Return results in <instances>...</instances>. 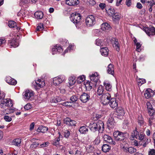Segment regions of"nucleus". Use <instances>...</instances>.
Returning <instances> with one entry per match:
<instances>
[{
	"instance_id": "obj_1",
	"label": "nucleus",
	"mask_w": 155,
	"mask_h": 155,
	"mask_svg": "<svg viewBox=\"0 0 155 155\" xmlns=\"http://www.w3.org/2000/svg\"><path fill=\"white\" fill-rule=\"evenodd\" d=\"M89 127L93 132L98 131L99 133H101L103 132L104 129V124L101 120H99L97 122L91 123L89 126Z\"/></svg>"
},
{
	"instance_id": "obj_2",
	"label": "nucleus",
	"mask_w": 155,
	"mask_h": 155,
	"mask_svg": "<svg viewBox=\"0 0 155 155\" xmlns=\"http://www.w3.org/2000/svg\"><path fill=\"white\" fill-rule=\"evenodd\" d=\"M113 135L116 141L121 142L128 136L127 133H122L118 131H115L113 133Z\"/></svg>"
},
{
	"instance_id": "obj_3",
	"label": "nucleus",
	"mask_w": 155,
	"mask_h": 155,
	"mask_svg": "<svg viewBox=\"0 0 155 155\" xmlns=\"http://www.w3.org/2000/svg\"><path fill=\"white\" fill-rule=\"evenodd\" d=\"M144 136L143 133L141 131L138 132L136 127L132 132L131 134V136L133 138L138 139L141 141L143 139Z\"/></svg>"
},
{
	"instance_id": "obj_4",
	"label": "nucleus",
	"mask_w": 155,
	"mask_h": 155,
	"mask_svg": "<svg viewBox=\"0 0 155 155\" xmlns=\"http://www.w3.org/2000/svg\"><path fill=\"white\" fill-rule=\"evenodd\" d=\"M81 19V15L77 12L72 13L71 16L70 20L74 24H78Z\"/></svg>"
},
{
	"instance_id": "obj_5",
	"label": "nucleus",
	"mask_w": 155,
	"mask_h": 155,
	"mask_svg": "<svg viewBox=\"0 0 155 155\" xmlns=\"http://www.w3.org/2000/svg\"><path fill=\"white\" fill-rule=\"evenodd\" d=\"M85 22L86 25L88 27H91L94 25L96 23L94 16L92 15L88 16L86 18Z\"/></svg>"
},
{
	"instance_id": "obj_6",
	"label": "nucleus",
	"mask_w": 155,
	"mask_h": 155,
	"mask_svg": "<svg viewBox=\"0 0 155 155\" xmlns=\"http://www.w3.org/2000/svg\"><path fill=\"white\" fill-rule=\"evenodd\" d=\"M110 94L108 92L103 94L101 98V102L104 105H107L111 99Z\"/></svg>"
},
{
	"instance_id": "obj_7",
	"label": "nucleus",
	"mask_w": 155,
	"mask_h": 155,
	"mask_svg": "<svg viewBox=\"0 0 155 155\" xmlns=\"http://www.w3.org/2000/svg\"><path fill=\"white\" fill-rule=\"evenodd\" d=\"M66 79L64 75L59 76L53 78L52 79V82L54 85L55 86L58 85L64 81Z\"/></svg>"
},
{
	"instance_id": "obj_8",
	"label": "nucleus",
	"mask_w": 155,
	"mask_h": 155,
	"mask_svg": "<svg viewBox=\"0 0 155 155\" xmlns=\"http://www.w3.org/2000/svg\"><path fill=\"white\" fill-rule=\"evenodd\" d=\"M22 95L25 99L31 100L33 98L34 94L32 91L26 90L23 93Z\"/></svg>"
},
{
	"instance_id": "obj_9",
	"label": "nucleus",
	"mask_w": 155,
	"mask_h": 155,
	"mask_svg": "<svg viewBox=\"0 0 155 155\" xmlns=\"http://www.w3.org/2000/svg\"><path fill=\"white\" fill-rule=\"evenodd\" d=\"M89 77L91 81L94 82V86L96 87L97 82L99 78V76L98 73L97 72L92 73L89 75Z\"/></svg>"
},
{
	"instance_id": "obj_10",
	"label": "nucleus",
	"mask_w": 155,
	"mask_h": 155,
	"mask_svg": "<svg viewBox=\"0 0 155 155\" xmlns=\"http://www.w3.org/2000/svg\"><path fill=\"white\" fill-rule=\"evenodd\" d=\"M102 137L104 139V140L106 142L109 143L110 144L115 145L116 143L115 141H114L112 138L107 134H104L102 135Z\"/></svg>"
},
{
	"instance_id": "obj_11",
	"label": "nucleus",
	"mask_w": 155,
	"mask_h": 155,
	"mask_svg": "<svg viewBox=\"0 0 155 155\" xmlns=\"http://www.w3.org/2000/svg\"><path fill=\"white\" fill-rule=\"evenodd\" d=\"M80 99L82 102L86 103L89 100L90 96L88 94L84 93L81 95Z\"/></svg>"
},
{
	"instance_id": "obj_12",
	"label": "nucleus",
	"mask_w": 155,
	"mask_h": 155,
	"mask_svg": "<svg viewBox=\"0 0 155 155\" xmlns=\"http://www.w3.org/2000/svg\"><path fill=\"white\" fill-rule=\"evenodd\" d=\"M108 103L110 106L113 109H116L118 106L117 102L115 98H112Z\"/></svg>"
},
{
	"instance_id": "obj_13",
	"label": "nucleus",
	"mask_w": 155,
	"mask_h": 155,
	"mask_svg": "<svg viewBox=\"0 0 155 155\" xmlns=\"http://www.w3.org/2000/svg\"><path fill=\"white\" fill-rule=\"evenodd\" d=\"M145 31L146 34L149 36L155 35V28L154 27L145 28Z\"/></svg>"
},
{
	"instance_id": "obj_14",
	"label": "nucleus",
	"mask_w": 155,
	"mask_h": 155,
	"mask_svg": "<svg viewBox=\"0 0 155 155\" xmlns=\"http://www.w3.org/2000/svg\"><path fill=\"white\" fill-rule=\"evenodd\" d=\"M63 49L61 47L59 46L56 45L54 46L51 49L52 53L53 55L57 54L59 52L62 51Z\"/></svg>"
},
{
	"instance_id": "obj_15",
	"label": "nucleus",
	"mask_w": 155,
	"mask_h": 155,
	"mask_svg": "<svg viewBox=\"0 0 155 155\" xmlns=\"http://www.w3.org/2000/svg\"><path fill=\"white\" fill-rule=\"evenodd\" d=\"M155 5V0H149L147 1V6L148 8V10L150 12H152L153 10L152 7Z\"/></svg>"
},
{
	"instance_id": "obj_16",
	"label": "nucleus",
	"mask_w": 155,
	"mask_h": 155,
	"mask_svg": "<svg viewBox=\"0 0 155 155\" xmlns=\"http://www.w3.org/2000/svg\"><path fill=\"white\" fill-rule=\"evenodd\" d=\"M5 81L10 85H15L17 83L16 81L10 76L6 77L5 78Z\"/></svg>"
},
{
	"instance_id": "obj_17",
	"label": "nucleus",
	"mask_w": 155,
	"mask_h": 155,
	"mask_svg": "<svg viewBox=\"0 0 155 155\" xmlns=\"http://www.w3.org/2000/svg\"><path fill=\"white\" fill-rule=\"evenodd\" d=\"M153 94V93L152 90L150 88L147 89L144 94L145 97L147 99L150 98Z\"/></svg>"
},
{
	"instance_id": "obj_18",
	"label": "nucleus",
	"mask_w": 155,
	"mask_h": 155,
	"mask_svg": "<svg viewBox=\"0 0 155 155\" xmlns=\"http://www.w3.org/2000/svg\"><path fill=\"white\" fill-rule=\"evenodd\" d=\"M36 85V89H39L40 88L43 87L45 84V82L43 81H41V79H39L35 81Z\"/></svg>"
},
{
	"instance_id": "obj_19",
	"label": "nucleus",
	"mask_w": 155,
	"mask_h": 155,
	"mask_svg": "<svg viewBox=\"0 0 155 155\" xmlns=\"http://www.w3.org/2000/svg\"><path fill=\"white\" fill-rule=\"evenodd\" d=\"M79 1L78 0H66V3L69 6H74L78 4Z\"/></svg>"
},
{
	"instance_id": "obj_20",
	"label": "nucleus",
	"mask_w": 155,
	"mask_h": 155,
	"mask_svg": "<svg viewBox=\"0 0 155 155\" xmlns=\"http://www.w3.org/2000/svg\"><path fill=\"white\" fill-rule=\"evenodd\" d=\"M113 41H114L113 44L114 47L115 48L117 51H119L120 45L119 44L118 39L115 38H113Z\"/></svg>"
},
{
	"instance_id": "obj_21",
	"label": "nucleus",
	"mask_w": 155,
	"mask_h": 155,
	"mask_svg": "<svg viewBox=\"0 0 155 155\" xmlns=\"http://www.w3.org/2000/svg\"><path fill=\"white\" fill-rule=\"evenodd\" d=\"M8 25L10 28H15L17 30H20V28L16 25V23L14 21H8Z\"/></svg>"
},
{
	"instance_id": "obj_22",
	"label": "nucleus",
	"mask_w": 155,
	"mask_h": 155,
	"mask_svg": "<svg viewBox=\"0 0 155 155\" xmlns=\"http://www.w3.org/2000/svg\"><path fill=\"white\" fill-rule=\"evenodd\" d=\"M116 113L118 116H123L125 114V112L123 108L121 107H119L116 110Z\"/></svg>"
},
{
	"instance_id": "obj_23",
	"label": "nucleus",
	"mask_w": 155,
	"mask_h": 155,
	"mask_svg": "<svg viewBox=\"0 0 155 155\" xmlns=\"http://www.w3.org/2000/svg\"><path fill=\"white\" fill-rule=\"evenodd\" d=\"M109 50L107 47L101 48L100 52L102 56L106 57L108 54Z\"/></svg>"
},
{
	"instance_id": "obj_24",
	"label": "nucleus",
	"mask_w": 155,
	"mask_h": 155,
	"mask_svg": "<svg viewBox=\"0 0 155 155\" xmlns=\"http://www.w3.org/2000/svg\"><path fill=\"white\" fill-rule=\"evenodd\" d=\"M34 15L36 18L39 19H42L44 15L42 11H38L35 13Z\"/></svg>"
},
{
	"instance_id": "obj_25",
	"label": "nucleus",
	"mask_w": 155,
	"mask_h": 155,
	"mask_svg": "<svg viewBox=\"0 0 155 155\" xmlns=\"http://www.w3.org/2000/svg\"><path fill=\"white\" fill-rule=\"evenodd\" d=\"M79 131L82 134H86L88 131L87 126H85L81 127Z\"/></svg>"
},
{
	"instance_id": "obj_26",
	"label": "nucleus",
	"mask_w": 155,
	"mask_h": 155,
	"mask_svg": "<svg viewBox=\"0 0 155 155\" xmlns=\"http://www.w3.org/2000/svg\"><path fill=\"white\" fill-rule=\"evenodd\" d=\"M115 125V122L114 118L111 117L108 119L107 122V126L110 128L114 127Z\"/></svg>"
},
{
	"instance_id": "obj_27",
	"label": "nucleus",
	"mask_w": 155,
	"mask_h": 155,
	"mask_svg": "<svg viewBox=\"0 0 155 155\" xmlns=\"http://www.w3.org/2000/svg\"><path fill=\"white\" fill-rule=\"evenodd\" d=\"M101 28L103 31H108L110 29L111 27L108 23H104L101 25Z\"/></svg>"
},
{
	"instance_id": "obj_28",
	"label": "nucleus",
	"mask_w": 155,
	"mask_h": 155,
	"mask_svg": "<svg viewBox=\"0 0 155 155\" xmlns=\"http://www.w3.org/2000/svg\"><path fill=\"white\" fill-rule=\"evenodd\" d=\"M114 65L110 64L108 66L107 71L108 73L113 75L114 73Z\"/></svg>"
},
{
	"instance_id": "obj_29",
	"label": "nucleus",
	"mask_w": 155,
	"mask_h": 155,
	"mask_svg": "<svg viewBox=\"0 0 155 155\" xmlns=\"http://www.w3.org/2000/svg\"><path fill=\"white\" fill-rule=\"evenodd\" d=\"M7 106V108L12 107L13 106L12 101L9 99H3V102Z\"/></svg>"
},
{
	"instance_id": "obj_30",
	"label": "nucleus",
	"mask_w": 155,
	"mask_h": 155,
	"mask_svg": "<svg viewBox=\"0 0 155 155\" xmlns=\"http://www.w3.org/2000/svg\"><path fill=\"white\" fill-rule=\"evenodd\" d=\"M134 42L136 46V51L138 52H140L141 51L140 47H141V44L139 42H137V40L135 38H134Z\"/></svg>"
},
{
	"instance_id": "obj_31",
	"label": "nucleus",
	"mask_w": 155,
	"mask_h": 155,
	"mask_svg": "<svg viewBox=\"0 0 155 155\" xmlns=\"http://www.w3.org/2000/svg\"><path fill=\"white\" fill-rule=\"evenodd\" d=\"M8 43L11 45L14 48H16L18 46V43L17 44L16 40H10L8 41Z\"/></svg>"
},
{
	"instance_id": "obj_32",
	"label": "nucleus",
	"mask_w": 155,
	"mask_h": 155,
	"mask_svg": "<svg viewBox=\"0 0 155 155\" xmlns=\"http://www.w3.org/2000/svg\"><path fill=\"white\" fill-rule=\"evenodd\" d=\"M104 85L105 87L106 90L109 91H110L112 90L111 85L109 83H107V81L104 82Z\"/></svg>"
},
{
	"instance_id": "obj_33",
	"label": "nucleus",
	"mask_w": 155,
	"mask_h": 155,
	"mask_svg": "<svg viewBox=\"0 0 155 155\" xmlns=\"http://www.w3.org/2000/svg\"><path fill=\"white\" fill-rule=\"evenodd\" d=\"M92 87H96L94 86V82L91 81V82L87 81L86 85V87L87 89L88 90H90L92 88Z\"/></svg>"
},
{
	"instance_id": "obj_34",
	"label": "nucleus",
	"mask_w": 155,
	"mask_h": 155,
	"mask_svg": "<svg viewBox=\"0 0 155 155\" xmlns=\"http://www.w3.org/2000/svg\"><path fill=\"white\" fill-rule=\"evenodd\" d=\"M104 91V90L103 89V86L101 85H99L97 90V94L99 96L103 95V93Z\"/></svg>"
},
{
	"instance_id": "obj_35",
	"label": "nucleus",
	"mask_w": 155,
	"mask_h": 155,
	"mask_svg": "<svg viewBox=\"0 0 155 155\" xmlns=\"http://www.w3.org/2000/svg\"><path fill=\"white\" fill-rule=\"evenodd\" d=\"M110 149V147L107 144H104L102 147V151L104 152H107L109 151Z\"/></svg>"
},
{
	"instance_id": "obj_36",
	"label": "nucleus",
	"mask_w": 155,
	"mask_h": 155,
	"mask_svg": "<svg viewBox=\"0 0 155 155\" xmlns=\"http://www.w3.org/2000/svg\"><path fill=\"white\" fill-rule=\"evenodd\" d=\"M28 12L26 10H21L18 13V15L20 16L25 17L28 15Z\"/></svg>"
},
{
	"instance_id": "obj_37",
	"label": "nucleus",
	"mask_w": 155,
	"mask_h": 155,
	"mask_svg": "<svg viewBox=\"0 0 155 155\" xmlns=\"http://www.w3.org/2000/svg\"><path fill=\"white\" fill-rule=\"evenodd\" d=\"M137 122L138 124L140 126H142L144 124V122L142 116L141 115H139L138 117Z\"/></svg>"
},
{
	"instance_id": "obj_38",
	"label": "nucleus",
	"mask_w": 155,
	"mask_h": 155,
	"mask_svg": "<svg viewBox=\"0 0 155 155\" xmlns=\"http://www.w3.org/2000/svg\"><path fill=\"white\" fill-rule=\"evenodd\" d=\"M21 142V139L20 138H17L14 140L12 143L14 145L19 146L20 145V143Z\"/></svg>"
},
{
	"instance_id": "obj_39",
	"label": "nucleus",
	"mask_w": 155,
	"mask_h": 155,
	"mask_svg": "<svg viewBox=\"0 0 155 155\" xmlns=\"http://www.w3.org/2000/svg\"><path fill=\"white\" fill-rule=\"evenodd\" d=\"M86 150L88 153H90L94 150V147L92 145H87L85 147Z\"/></svg>"
},
{
	"instance_id": "obj_40",
	"label": "nucleus",
	"mask_w": 155,
	"mask_h": 155,
	"mask_svg": "<svg viewBox=\"0 0 155 155\" xmlns=\"http://www.w3.org/2000/svg\"><path fill=\"white\" fill-rule=\"evenodd\" d=\"M75 48V46L74 45H69L68 47L64 51V53L70 52L73 50Z\"/></svg>"
},
{
	"instance_id": "obj_41",
	"label": "nucleus",
	"mask_w": 155,
	"mask_h": 155,
	"mask_svg": "<svg viewBox=\"0 0 155 155\" xmlns=\"http://www.w3.org/2000/svg\"><path fill=\"white\" fill-rule=\"evenodd\" d=\"M3 99H4V98L0 100V107L2 108H3L6 110L7 109V106L4 103V102H3Z\"/></svg>"
},
{
	"instance_id": "obj_42",
	"label": "nucleus",
	"mask_w": 155,
	"mask_h": 155,
	"mask_svg": "<svg viewBox=\"0 0 155 155\" xmlns=\"http://www.w3.org/2000/svg\"><path fill=\"white\" fill-rule=\"evenodd\" d=\"M75 82V78L74 77H71L69 79V84L70 85H72Z\"/></svg>"
},
{
	"instance_id": "obj_43",
	"label": "nucleus",
	"mask_w": 155,
	"mask_h": 155,
	"mask_svg": "<svg viewBox=\"0 0 155 155\" xmlns=\"http://www.w3.org/2000/svg\"><path fill=\"white\" fill-rule=\"evenodd\" d=\"M103 40H101L99 39H97L95 41V44L98 46H101L103 45Z\"/></svg>"
},
{
	"instance_id": "obj_44",
	"label": "nucleus",
	"mask_w": 155,
	"mask_h": 155,
	"mask_svg": "<svg viewBox=\"0 0 155 155\" xmlns=\"http://www.w3.org/2000/svg\"><path fill=\"white\" fill-rule=\"evenodd\" d=\"M85 77L84 75H82L78 77V83H81L83 82L85 80Z\"/></svg>"
},
{
	"instance_id": "obj_45",
	"label": "nucleus",
	"mask_w": 155,
	"mask_h": 155,
	"mask_svg": "<svg viewBox=\"0 0 155 155\" xmlns=\"http://www.w3.org/2000/svg\"><path fill=\"white\" fill-rule=\"evenodd\" d=\"M128 151L130 153L132 154L136 152V149L133 147H130L128 148Z\"/></svg>"
},
{
	"instance_id": "obj_46",
	"label": "nucleus",
	"mask_w": 155,
	"mask_h": 155,
	"mask_svg": "<svg viewBox=\"0 0 155 155\" xmlns=\"http://www.w3.org/2000/svg\"><path fill=\"white\" fill-rule=\"evenodd\" d=\"M148 113L150 116H153L155 114V110L153 108L147 110Z\"/></svg>"
},
{
	"instance_id": "obj_47",
	"label": "nucleus",
	"mask_w": 155,
	"mask_h": 155,
	"mask_svg": "<svg viewBox=\"0 0 155 155\" xmlns=\"http://www.w3.org/2000/svg\"><path fill=\"white\" fill-rule=\"evenodd\" d=\"M146 82L145 80L143 79H138V84L139 85L141 86L143 84H144Z\"/></svg>"
},
{
	"instance_id": "obj_48",
	"label": "nucleus",
	"mask_w": 155,
	"mask_h": 155,
	"mask_svg": "<svg viewBox=\"0 0 155 155\" xmlns=\"http://www.w3.org/2000/svg\"><path fill=\"white\" fill-rule=\"evenodd\" d=\"M73 143V145L78 147L79 146V141L78 139H75Z\"/></svg>"
},
{
	"instance_id": "obj_49",
	"label": "nucleus",
	"mask_w": 155,
	"mask_h": 155,
	"mask_svg": "<svg viewBox=\"0 0 155 155\" xmlns=\"http://www.w3.org/2000/svg\"><path fill=\"white\" fill-rule=\"evenodd\" d=\"M100 142V139L99 137H97L93 141V144L95 145L98 144Z\"/></svg>"
},
{
	"instance_id": "obj_50",
	"label": "nucleus",
	"mask_w": 155,
	"mask_h": 155,
	"mask_svg": "<svg viewBox=\"0 0 155 155\" xmlns=\"http://www.w3.org/2000/svg\"><path fill=\"white\" fill-rule=\"evenodd\" d=\"M106 11L107 13H108L110 15H112L114 13V11L111 8H109L108 10L107 9H106Z\"/></svg>"
},
{
	"instance_id": "obj_51",
	"label": "nucleus",
	"mask_w": 155,
	"mask_h": 155,
	"mask_svg": "<svg viewBox=\"0 0 155 155\" xmlns=\"http://www.w3.org/2000/svg\"><path fill=\"white\" fill-rule=\"evenodd\" d=\"M78 99V97L76 95H73L70 98V100L72 102H75Z\"/></svg>"
},
{
	"instance_id": "obj_52",
	"label": "nucleus",
	"mask_w": 155,
	"mask_h": 155,
	"mask_svg": "<svg viewBox=\"0 0 155 155\" xmlns=\"http://www.w3.org/2000/svg\"><path fill=\"white\" fill-rule=\"evenodd\" d=\"M43 25L42 23H40L37 27V31L42 30L43 29Z\"/></svg>"
},
{
	"instance_id": "obj_53",
	"label": "nucleus",
	"mask_w": 155,
	"mask_h": 155,
	"mask_svg": "<svg viewBox=\"0 0 155 155\" xmlns=\"http://www.w3.org/2000/svg\"><path fill=\"white\" fill-rule=\"evenodd\" d=\"M70 135V132L68 130H66L64 132V136L67 138L69 137Z\"/></svg>"
},
{
	"instance_id": "obj_54",
	"label": "nucleus",
	"mask_w": 155,
	"mask_h": 155,
	"mask_svg": "<svg viewBox=\"0 0 155 155\" xmlns=\"http://www.w3.org/2000/svg\"><path fill=\"white\" fill-rule=\"evenodd\" d=\"M71 121V119L70 118L68 117L64 119V122L66 124L69 125L70 124V122Z\"/></svg>"
},
{
	"instance_id": "obj_55",
	"label": "nucleus",
	"mask_w": 155,
	"mask_h": 155,
	"mask_svg": "<svg viewBox=\"0 0 155 155\" xmlns=\"http://www.w3.org/2000/svg\"><path fill=\"white\" fill-rule=\"evenodd\" d=\"M71 102L70 101H66L63 102L62 104V105L63 106H71Z\"/></svg>"
},
{
	"instance_id": "obj_56",
	"label": "nucleus",
	"mask_w": 155,
	"mask_h": 155,
	"mask_svg": "<svg viewBox=\"0 0 155 155\" xmlns=\"http://www.w3.org/2000/svg\"><path fill=\"white\" fill-rule=\"evenodd\" d=\"M10 107H8L7 108V109H6V110H5L7 112H8V113H6V114H8L9 113H12L14 112V109L12 108H10Z\"/></svg>"
},
{
	"instance_id": "obj_57",
	"label": "nucleus",
	"mask_w": 155,
	"mask_h": 155,
	"mask_svg": "<svg viewBox=\"0 0 155 155\" xmlns=\"http://www.w3.org/2000/svg\"><path fill=\"white\" fill-rule=\"evenodd\" d=\"M146 105L147 110L153 108L150 102H147Z\"/></svg>"
},
{
	"instance_id": "obj_58",
	"label": "nucleus",
	"mask_w": 155,
	"mask_h": 155,
	"mask_svg": "<svg viewBox=\"0 0 155 155\" xmlns=\"http://www.w3.org/2000/svg\"><path fill=\"white\" fill-rule=\"evenodd\" d=\"M32 105L29 103L27 104L24 107V108L25 110H28L32 107Z\"/></svg>"
},
{
	"instance_id": "obj_59",
	"label": "nucleus",
	"mask_w": 155,
	"mask_h": 155,
	"mask_svg": "<svg viewBox=\"0 0 155 155\" xmlns=\"http://www.w3.org/2000/svg\"><path fill=\"white\" fill-rule=\"evenodd\" d=\"M41 127H41V130L42 133H45L48 130V128L47 127L43 126H41Z\"/></svg>"
},
{
	"instance_id": "obj_60",
	"label": "nucleus",
	"mask_w": 155,
	"mask_h": 155,
	"mask_svg": "<svg viewBox=\"0 0 155 155\" xmlns=\"http://www.w3.org/2000/svg\"><path fill=\"white\" fill-rule=\"evenodd\" d=\"M4 119L6 121L8 122H10L12 120L11 117L7 115H5L4 117Z\"/></svg>"
},
{
	"instance_id": "obj_61",
	"label": "nucleus",
	"mask_w": 155,
	"mask_h": 155,
	"mask_svg": "<svg viewBox=\"0 0 155 155\" xmlns=\"http://www.w3.org/2000/svg\"><path fill=\"white\" fill-rule=\"evenodd\" d=\"M49 144L48 142H46L40 145V147H47Z\"/></svg>"
},
{
	"instance_id": "obj_62",
	"label": "nucleus",
	"mask_w": 155,
	"mask_h": 155,
	"mask_svg": "<svg viewBox=\"0 0 155 155\" xmlns=\"http://www.w3.org/2000/svg\"><path fill=\"white\" fill-rule=\"evenodd\" d=\"M128 122L127 121H125L123 124V128L126 129L128 127Z\"/></svg>"
},
{
	"instance_id": "obj_63",
	"label": "nucleus",
	"mask_w": 155,
	"mask_h": 155,
	"mask_svg": "<svg viewBox=\"0 0 155 155\" xmlns=\"http://www.w3.org/2000/svg\"><path fill=\"white\" fill-rule=\"evenodd\" d=\"M149 155H155V150L154 149H150L149 153Z\"/></svg>"
},
{
	"instance_id": "obj_64",
	"label": "nucleus",
	"mask_w": 155,
	"mask_h": 155,
	"mask_svg": "<svg viewBox=\"0 0 155 155\" xmlns=\"http://www.w3.org/2000/svg\"><path fill=\"white\" fill-rule=\"evenodd\" d=\"M125 3L127 6L130 7L131 5V0H126Z\"/></svg>"
}]
</instances>
